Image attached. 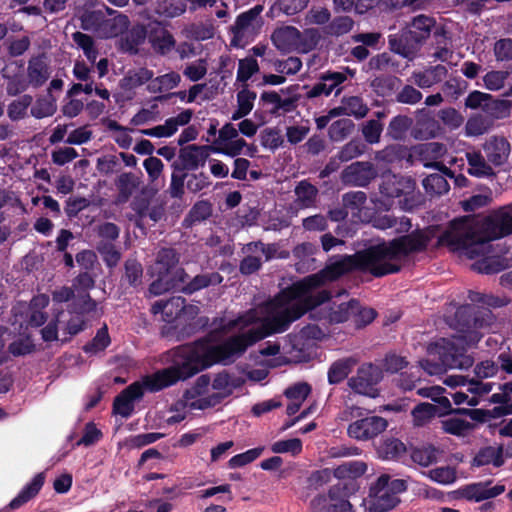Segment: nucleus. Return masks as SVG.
<instances>
[{
    "label": "nucleus",
    "instance_id": "7",
    "mask_svg": "<svg viewBox=\"0 0 512 512\" xmlns=\"http://www.w3.org/2000/svg\"><path fill=\"white\" fill-rule=\"evenodd\" d=\"M350 482H338L332 486L326 494H318L310 502L312 512H349L352 509L350 503Z\"/></svg>",
    "mask_w": 512,
    "mask_h": 512
},
{
    "label": "nucleus",
    "instance_id": "9",
    "mask_svg": "<svg viewBox=\"0 0 512 512\" xmlns=\"http://www.w3.org/2000/svg\"><path fill=\"white\" fill-rule=\"evenodd\" d=\"M492 482H472L464 485L457 490L448 493L452 500L466 499L468 501L481 502L483 500L494 498L505 491L504 485H495L490 487Z\"/></svg>",
    "mask_w": 512,
    "mask_h": 512
},
{
    "label": "nucleus",
    "instance_id": "49",
    "mask_svg": "<svg viewBox=\"0 0 512 512\" xmlns=\"http://www.w3.org/2000/svg\"><path fill=\"white\" fill-rule=\"evenodd\" d=\"M375 311L354 302V328H362L370 324L375 318Z\"/></svg>",
    "mask_w": 512,
    "mask_h": 512
},
{
    "label": "nucleus",
    "instance_id": "4",
    "mask_svg": "<svg viewBox=\"0 0 512 512\" xmlns=\"http://www.w3.org/2000/svg\"><path fill=\"white\" fill-rule=\"evenodd\" d=\"M480 335L470 332L468 336L454 337L453 340L441 339L429 349L430 356H439L440 362L427 359L421 362L429 375L442 374L446 369H467L473 365V358L465 353L463 343L471 345L479 341Z\"/></svg>",
    "mask_w": 512,
    "mask_h": 512
},
{
    "label": "nucleus",
    "instance_id": "45",
    "mask_svg": "<svg viewBox=\"0 0 512 512\" xmlns=\"http://www.w3.org/2000/svg\"><path fill=\"white\" fill-rule=\"evenodd\" d=\"M212 214V206L207 201H199L190 210L188 217L185 219L190 224L208 219Z\"/></svg>",
    "mask_w": 512,
    "mask_h": 512
},
{
    "label": "nucleus",
    "instance_id": "59",
    "mask_svg": "<svg viewBox=\"0 0 512 512\" xmlns=\"http://www.w3.org/2000/svg\"><path fill=\"white\" fill-rule=\"evenodd\" d=\"M3 76L8 80L6 91L7 94L10 96H16L26 91L27 88L30 86L28 80L21 75H16L13 77L6 75Z\"/></svg>",
    "mask_w": 512,
    "mask_h": 512
},
{
    "label": "nucleus",
    "instance_id": "1",
    "mask_svg": "<svg viewBox=\"0 0 512 512\" xmlns=\"http://www.w3.org/2000/svg\"><path fill=\"white\" fill-rule=\"evenodd\" d=\"M325 268L309 275L281 291L273 299L250 309L233 323L246 332L213 345L200 340L193 345L179 347L171 367L158 371L124 389L114 400L113 410L128 417L134 410V401L143 396L144 389L158 391L178 380H185L214 363L228 364L242 355L257 341L288 329L289 325L307 311L325 302Z\"/></svg>",
    "mask_w": 512,
    "mask_h": 512
},
{
    "label": "nucleus",
    "instance_id": "12",
    "mask_svg": "<svg viewBox=\"0 0 512 512\" xmlns=\"http://www.w3.org/2000/svg\"><path fill=\"white\" fill-rule=\"evenodd\" d=\"M381 371L369 364L361 367L358 370L356 381H354V392L358 394L376 397L378 395L375 384L381 379Z\"/></svg>",
    "mask_w": 512,
    "mask_h": 512
},
{
    "label": "nucleus",
    "instance_id": "2",
    "mask_svg": "<svg viewBox=\"0 0 512 512\" xmlns=\"http://www.w3.org/2000/svg\"><path fill=\"white\" fill-rule=\"evenodd\" d=\"M512 233V204L486 217L454 220L439 238V244L470 259L486 261L490 241Z\"/></svg>",
    "mask_w": 512,
    "mask_h": 512
},
{
    "label": "nucleus",
    "instance_id": "60",
    "mask_svg": "<svg viewBox=\"0 0 512 512\" xmlns=\"http://www.w3.org/2000/svg\"><path fill=\"white\" fill-rule=\"evenodd\" d=\"M301 449V440L297 438L278 441L271 446V450L274 453L291 452L292 454H298Z\"/></svg>",
    "mask_w": 512,
    "mask_h": 512
},
{
    "label": "nucleus",
    "instance_id": "39",
    "mask_svg": "<svg viewBox=\"0 0 512 512\" xmlns=\"http://www.w3.org/2000/svg\"><path fill=\"white\" fill-rule=\"evenodd\" d=\"M351 473H352V464L346 463V464L340 465L339 467H337L334 470L326 468V469L315 471L312 474L311 479L312 480H325V479H329L332 476H334L335 478L341 480V479L349 478Z\"/></svg>",
    "mask_w": 512,
    "mask_h": 512
},
{
    "label": "nucleus",
    "instance_id": "56",
    "mask_svg": "<svg viewBox=\"0 0 512 512\" xmlns=\"http://www.w3.org/2000/svg\"><path fill=\"white\" fill-rule=\"evenodd\" d=\"M259 70L257 61L248 57L239 61V67L237 72V80L246 82L254 73Z\"/></svg>",
    "mask_w": 512,
    "mask_h": 512
},
{
    "label": "nucleus",
    "instance_id": "51",
    "mask_svg": "<svg viewBox=\"0 0 512 512\" xmlns=\"http://www.w3.org/2000/svg\"><path fill=\"white\" fill-rule=\"evenodd\" d=\"M414 462L421 466H428L435 461L437 457V450L432 446H424L417 448L411 455Z\"/></svg>",
    "mask_w": 512,
    "mask_h": 512
},
{
    "label": "nucleus",
    "instance_id": "15",
    "mask_svg": "<svg viewBox=\"0 0 512 512\" xmlns=\"http://www.w3.org/2000/svg\"><path fill=\"white\" fill-rule=\"evenodd\" d=\"M143 181L140 176L133 172H123L115 179V186L118 191L117 203H126L136 193Z\"/></svg>",
    "mask_w": 512,
    "mask_h": 512
},
{
    "label": "nucleus",
    "instance_id": "21",
    "mask_svg": "<svg viewBox=\"0 0 512 512\" xmlns=\"http://www.w3.org/2000/svg\"><path fill=\"white\" fill-rule=\"evenodd\" d=\"M222 276L217 273H208L195 276L191 281L185 282L180 285L178 289L182 290L187 294H192L200 289L206 288L210 285H217L222 282Z\"/></svg>",
    "mask_w": 512,
    "mask_h": 512
},
{
    "label": "nucleus",
    "instance_id": "24",
    "mask_svg": "<svg viewBox=\"0 0 512 512\" xmlns=\"http://www.w3.org/2000/svg\"><path fill=\"white\" fill-rule=\"evenodd\" d=\"M295 195V203L298 207H313L318 195V189L307 181H301L295 188Z\"/></svg>",
    "mask_w": 512,
    "mask_h": 512
},
{
    "label": "nucleus",
    "instance_id": "28",
    "mask_svg": "<svg viewBox=\"0 0 512 512\" xmlns=\"http://www.w3.org/2000/svg\"><path fill=\"white\" fill-rule=\"evenodd\" d=\"M468 161V172L476 177H486L493 175L492 167L485 162L484 157L479 152H469L466 154Z\"/></svg>",
    "mask_w": 512,
    "mask_h": 512
},
{
    "label": "nucleus",
    "instance_id": "3",
    "mask_svg": "<svg viewBox=\"0 0 512 512\" xmlns=\"http://www.w3.org/2000/svg\"><path fill=\"white\" fill-rule=\"evenodd\" d=\"M428 242L427 232L418 231L389 243L371 247L354 254V268L368 270L376 276L396 272L402 259L413 251L423 249Z\"/></svg>",
    "mask_w": 512,
    "mask_h": 512
},
{
    "label": "nucleus",
    "instance_id": "26",
    "mask_svg": "<svg viewBox=\"0 0 512 512\" xmlns=\"http://www.w3.org/2000/svg\"><path fill=\"white\" fill-rule=\"evenodd\" d=\"M256 93L247 89V86L240 90L237 94V109L232 115V120H239L248 115L254 106Z\"/></svg>",
    "mask_w": 512,
    "mask_h": 512
},
{
    "label": "nucleus",
    "instance_id": "36",
    "mask_svg": "<svg viewBox=\"0 0 512 512\" xmlns=\"http://www.w3.org/2000/svg\"><path fill=\"white\" fill-rule=\"evenodd\" d=\"M474 462L479 466L487 464L500 466L503 463L501 449L495 446L485 447L476 455Z\"/></svg>",
    "mask_w": 512,
    "mask_h": 512
},
{
    "label": "nucleus",
    "instance_id": "31",
    "mask_svg": "<svg viewBox=\"0 0 512 512\" xmlns=\"http://www.w3.org/2000/svg\"><path fill=\"white\" fill-rule=\"evenodd\" d=\"M72 39L74 43L83 50L86 58L94 63L98 56V51L95 48L94 39L83 32L77 31L72 34Z\"/></svg>",
    "mask_w": 512,
    "mask_h": 512
},
{
    "label": "nucleus",
    "instance_id": "13",
    "mask_svg": "<svg viewBox=\"0 0 512 512\" xmlns=\"http://www.w3.org/2000/svg\"><path fill=\"white\" fill-rule=\"evenodd\" d=\"M387 428V421L378 416H367L354 423V437L367 440L382 433Z\"/></svg>",
    "mask_w": 512,
    "mask_h": 512
},
{
    "label": "nucleus",
    "instance_id": "58",
    "mask_svg": "<svg viewBox=\"0 0 512 512\" xmlns=\"http://www.w3.org/2000/svg\"><path fill=\"white\" fill-rule=\"evenodd\" d=\"M352 27V20L348 17H337L327 27L326 32L330 35L340 36L348 33Z\"/></svg>",
    "mask_w": 512,
    "mask_h": 512
},
{
    "label": "nucleus",
    "instance_id": "29",
    "mask_svg": "<svg viewBox=\"0 0 512 512\" xmlns=\"http://www.w3.org/2000/svg\"><path fill=\"white\" fill-rule=\"evenodd\" d=\"M43 483L44 482H29L23 487L18 495L10 501L8 508L10 510H15L25 505L37 496L43 486Z\"/></svg>",
    "mask_w": 512,
    "mask_h": 512
},
{
    "label": "nucleus",
    "instance_id": "47",
    "mask_svg": "<svg viewBox=\"0 0 512 512\" xmlns=\"http://www.w3.org/2000/svg\"><path fill=\"white\" fill-rule=\"evenodd\" d=\"M352 129V120L343 118L335 121L329 128V135L333 141H341L346 138Z\"/></svg>",
    "mask_w": 512,
    "mask_h": 512
},
{
    "label": "nucleus",
    "instance_id": "38",
    "mask_svg": "<svg viewBox=\"0 0 512 512\" xmlns=\"http://www.w3.org/2000/svg\"><path fill=\"white\" fill-rule=\"evenodd\" d=\"M423 186L431 195H441L448 191L449 185L441 174H431L423 180Z\"/></svg>",
    "mask_w": 512,
    "mask_h": 512
},
{
    "label": "nucleus",
    "instance_id": "20",
    "mask_svg": "<svg viewBox=\"0 0 512 512\" xmlns=\"http://www.w3.org/2000/svg\"><path fill=\"white\" fill-rule=\"evenodd\" d=\"M434 23V20L428 16H416L408 26V34L412 40L420 43L430 35Z\"/></svg>",
    "mask_w": 512,
    "mask_h": 512
},
{
    "label": "nucleus",
    "instance_id": "64",
    "mask_svg": "<svg viewBox=\"0 0 512 512\" xmlns=\"http://www.w3.org/2000/svg\"><path fill=\"white\" fill-rule=\"evenodd\" d=\"M494 54L498 61L512 59V39H500L494 45Z\"/></svg>",
    "mask_w": 512,
    "mask_h": 512
},
{
    "label": "nucleus",
    "instance_id": "23",
    "mask_svg": "<svg viewBox=\"0 0 512 512\" xmlns=\"http://www.w3.org/2000/svg\"><path fill=\"white\" fill-rule=\"evenodd\" d=\"M153 77V72L147 68H140L129 71L120 81V88L125 91H132L135 88L147 83Z\"/></svg>",
    "mask_w": 512,
    "mask_h": 512
},
{
    "label": "nucleus",
    "instance_id": "41",
    "mask_svg": "<svg viewBox=\"0 0 512 512\" xmlns=\"http://www.w3.org/2000/svg\"><path fill=\"white\" fill-rule=\"evenodd\" d=\"M233 387L234 386L231 383L229 375L226 373H219L215 376L212 382V388L216 391L212 395L217 396V398H219V402H221L224 398L232 394Z\"/></svg>",
    "mask_w": 512,
    "mask_h": 512
},
{
    "label": "nucleus",
    "instance_id": "63",
    "mask_svg": "<svg viewBox=\"0 0 512 512\" xmlns=\"http://www.w3.org/2000/svg\"><path fill=\"white\" fill-rule=\"evenodd\" d=\"M100 241L113 242L119 237L120 230L117 225L111 222L100 224L96 227Z\"/></svg>",
    "mask_w": 512,
    "mask_h": 512
},
{
    "label": "nucleus",
    "instance_id": "52",
    "mask_svg": "<svg viewBox=\"0 0 512 512\" xmlns=\"http://www.w3.org/2000/svg\"><path fill=\"white\" fill-rule=\"evenodd\" d=\"M302 67V62L298 57H289L286 60L274 62L275 71L279 74L294 75Z\"/></svg>",
    "mask_w": 512,
    "mask_h": 512
},
{
    "label": "nucleus",
    "instance_id": "16",
    "mask_svg": "<svg viewBox=\"0 0 512 512\" xmlns=\"http://www.w3.org/2000/svg\"><path fill=\"white\" fill-rule=\"evenodd\" d=\"M262 11V6L257 5L247 12L242 13L238 16L235 24L231 27V31L234 35L232 44L238 45L242 38L253 31L254 22Z\"/></svg>",
    "mask_w": 512,
    "mask_h": 512
},
{
    "label": "nucleus",
    "instance_id": "18",
    "mask_svg": "<svg viewBox=\"0 0 512 512\" xmlns=\"http://www.w3.org/2000/svg\"><path fill=\"white\" fill-rule=\"evenodd\" d=\"M185 300L181 297H173L167 301H157L152 307L151 311L153 314H162V319L166 322H172L176 319L184 310Z\"/></svg>",
    "mask_w": 512,
    "mask_h": 512
},
{
    "label": "nucleus",
    "instance_id": "25",
    "mask_svg": "<svg viewBox=\"0 0 512 512\" xmlns=\"http://www.w3.org/2000/svg\"><path fill=\"white\" fill-rule=\"evenodd\" d=\"M444 388L440 386L425 387L418 390V394L431 398L437 402L436 408L439 409V416L446 415L452 411L450 400L447 397L442 396Z\"/></svg>",
    "mask_w": 512,
    "mask_h": 512
},
{
    "label": "nucleus",
    "instance_id": "44",
    "mask_svg": "<svg viewBox=\"0 0 512 512\" xmlns=\"http://www.w3.org/2000/svg\"><path fill=\"white\" fill-rule=\"evenodd\" d=\"M98 252L102 255L106 264L114 267L121 259V253L115 248L114 244L107 241H99L96 246Z\"/></svg>",
    "mask_w": 512,
    "mask_h": 512
},
{
    "label": "nucleus",
    "instance_id": "48",
    "mask_svg": "<svg viewBox=\"0 0 512 512\" xmlns=\"http://www.w3.org/2000/svg\"><path fill=\"white\" fill-rule=\"evenodd\" d=\"M508 76L506 71H490L483 77L484 86L490 91H498L504 87Z\"/></svg>",
    "mask_w": 512,
    "mask_h": 512
},
{
    "label": "nucleus",
    "instance_id": "35",
    "mask_svg": "<svg viewBox=\"0 0 512 512\" xmlns=\"http://www.w3.org/2000/svg\"><path fill=\"white\" fill-rule=\"evenodd\" d=\"M445 74V68L443 66H437L432 70H427L422 73H414L413 81L421 88H427L432 86L441 80V77Z\"/></svg>",
    "mask_w": 512,
    "mask_h": 512
},
{
    "label": "nucleus",
    "instance_id": "37",
    "mask_svg": "<svg viewBox=\"0 0 512 512\" xmlns=\"http://www.w3.org/2000/svg\"><path fill=\"white\" fill-rule=\"evenodd\" d=\"M436 415L439 416V409L430 403H421L412 411L413 421L417 426L426 424Z\"/></svg>",
    "mask_w": 512,
    "mask_h": 512
},
{
    "label": "nucleus",
    "instance_id": "57",
    "mask_svg": "<svg viewBox=\"0 0 512 512\" xmlns=\"http://www.w3.org/2000/svg\"><path fill=\"white\" fill-rule=\"evenodd\" d=\"M143 166L148 174L149 180L151 183L158 180V178L162 175L164 164L163 162L154 156H150L144 160Z\"/></svg>",
    "mask_w": 512,
    "mask_h": 512
},
{
    "label": "nucleus",
    "instance_id": "32",
    "mask_svg": "<svg viewBox=\"0 0 512 512\" xmlns=\"http://www.w3.org/2000/svg\"><path fill=\"white\" fill-rule=\"evenodd\" d=\"M472 392L471 395L464 392H456L452 395L454 403L456 405L468 404L470 406H476L479 401L475 393H488L491 390L490 384H475L473 387L468 389Z\"/></svg>",
    "mask_w": 512,
    "mask_h": 512
},
{
    "label": "nucleus",
    "instance_id": "6",
    "mask_svg": "<svg viewBox=\"0 0 512 512\" xmlns=\"http://www.w3.org/2000/svg\"><path fill=\"white\" fill-rule=\"evenodd\" d=\"M78 18L84 31L92 32L101 39L116 37L124 33L129 26L127 16L119 14L108 18L102 10L85 9Z\"/></svg>",
    "mask_w": 512,
    "mask_h": 512
},
{
    "label": "nucleus",
    "instance_id": "19",
    "mask_svg": "<svg viewBox=\"0 0 512 512\" xmlns=\"http://www.w3.org/2000/svg\"><path fill=\"white\" fill-rule=\"evenodd\" d=\"M27 77L30 86L41 87L50 77L49 66L41 57L31 58L28 62Z\"/></svg>",
    "mask_w": 512,
    "mask_h": 512
},
{
    "label": "nucleus",
    "instance_id": "43",
    "mask_svg": "<svg viewBox=\"0 0 512 512\" xmlns=\"http://www.w3.org/2000/svg\"><path fill=\"white\" fill-rule=\"evenodd\" d=\"M490 128L489 122L482 115L471 116L465 125L466 136H479L486 133Z\"/></svg>",
    "mask_w": 512,
    "mask_h": 512
},
{
    "label": "nucleus",
    "instance_id": "53",
    "mask_svg": "<svg viewBox=\"0 0 512 512\" xmlns=\"http://www.w3.org/2000/svg\"><path fill=\"white\" fill-rule=\"evenodd\" d=\"M187 177L188 174L184 171L174 169L169 187V194L172 198H182L184 195V181Z\"/></svg>",
    "mask_w": 512,
    "mask_h": 512
},
{
    "label": "nucleus",
    "instance_id": "40",
    "mask_svg": "<svg viewBox=\"0 0 512 512\" xmlns=\"http://www.w3.org/2000/svg\"><path fill=\"white\" fill-rule=\"evenodd\" d=\"M351 360L341 359L333 363L328 372V380L330 384H336L345 379L351 371Z\"/></svg>",
    "mask_w": 512,
    "mask_h": 512
},
{
    "label": "nucleus",
    "instance_id": "33",
    "mask_svg": "<svg viewBox=\"0 0 512 512\" xmlns=\"http://www.w3.org/2000/svg\"><path fill=\"white\" fill-rule=\"evenodd\" d=\"M33 98L31 95L25 94L20 98L12 101L8 105L7 114L12 121H18L26 117L27 109L31 106Z\"/></svg>",
    "mask_w": 512,
    "mask_h": 512
},
{
    "label": "nucleus",
    "instance_id": "34",
    "mask_svg": "<svg viewBox=\"0 0 512 512\" xmlns=\"http://www.w3.org/2000/svg\"><path fill=\"white\" fill-rule=\"evenodd\" d=\"M491 401L502 404L497 414H512V381L502 385L501 391L491 396Z\"/></svg>",
    "mask_w": 512,
    "mask_h": 512
},
{
    "label": "nucleus",
    "instance_id": "61",
    "mask_svg": "<svg viewBox=\"0 0 512 512\" xmlns=\"http://www.w3.org/2000/svg\"><path fill=\"white\" fill-rule=\"evenodd\" d=\"M440 119L451 129L459 128L463 122V116L454 108H446L440 111Z\"/></svg>",
    "mask_w": 512,
    "mask_h": 512
},
{
    "label": "nucleus",
    "instance_id": "54",
    "mask_svg": "<svg viewBox=\"0 0 512 512\" xmlns=\"http://www.w3.org/2000/svg\"><path fill=\"white\" fill-rule=\"evenodd\" d=\"M110 343V337L106 326L98 330L93 340L84 346L86 352H98L104 350Z\"/></svg>",
    "mask_w": 512,
    "mask_h": 512
},
{
    "label": "nucleus",
    "instance_id": "55",
    "mask_svg": "<svg viewBox=\"0 0 512 512\" xmlns=\"http://www.w3.org/2000/svg\"><path fill=\"white\" fill-rule=\"evenodd\" d=\"M245 146H247L246 141L243 138L238 137L220 146L213 147L212 150L231 157H235L241 153Z\"/></svg>",
    "mask_w": 512,
    "mask_h": 512
},
{
    "label": "nucleus",
    "instance_id": "8",
    "mask_svg": "<svg viewBox=\"0 0 512 512\" xmlns=\"http://www.w3.org/2000/svg\"><path fill=\"white\" fill-rule=\"evenodd\" d=\"M406 482H374L369 490V511L370 512H387L393 509L399 499L397 492L406 490Z\"/></svg>",
    "mask_w": 512,
    "mask_h": 512
},
{
    "label": "nucleus",
    "instance_id": "46",
    "mask_svg": "<svg viewBox=\"0 0 512 512\" xmlns=\"http://www.w3.org/2000/svg\"><path fill=\"white\" fill-rule=\"evenodd\" d=\"M405 451L404 444L398 439H388L384 441L378 448L381 457L392 459L401 455Z\"/></svg>",
    "mask_w": 512,
    "mask_h": 512
},
{
    "label": "nucleus",
    "instance_id": "11",
    "mask_svg": "<svg viewBox=\"0 0 512 512\" xmlns=\"http://www.w3.org/2000/svg\"><path fill=\"white\" fill-rule=\"evenodd\" d=\"M213 147L209 146H196L189 145L180 150L179 158L181 160V164L176 162L173 163L172 167L175 170H195L199 166H203L208 157V149H212Z\"/></svg>",
    "mask_w": 512,
    "mask_h": 512
},
{
    "label": "nucleus",
    "instance_id": "22",
    "mask_svg": "<svg viewBox=\"0 0 512 512\" xmlns=\"http://www.w3.org/2000/svg\"><path fill=\"white\" fill-rule=\"evenodd\" d=\"M414 188V183L409 178H398L396 176L387 177L382 187V192L388 197H399L407 194Z\"/></svg>",
    "mask_w": 512,
    "mask_h": 512
},
{
    "label": "nucleus",
    "instance_id": "14",
    "mask_svg": "<svg viewBox=\"0 0 512 512\" xmlns=\"http://www.w3.org/2000/svg\"><path fill=\"white\" fill-rule=\"evenodd\" d=\"M149 39L153 48L161 53L166 54L172 50L175 40L172 34L167 31L160 22L154 21L148 23Z\"/></svg>",
    "mask_w": 512,
    "mask_h": 512
},
{
    "label": "nucleus",
    "instance_id": "27",
    "mask_svg": "<svg viewBox=\"0 0 512 512\" xmlns=\"http://www.w3.org/2000/svg\"><path fill=\"white\" fill-rule=\"evenodd\" d=\"M180 75L176 72H170L165 75L151 79L147 89L151 93H161L175 88L180 82Z\"/></svg>",
    "mask_w": 512,
    "mask_h": 512
},
{
    "label": "nucleus",
    "instance_id": "50",
    "mask_svg": "<svg viewBox=\"0 0 512 512\" xmlns=\"http://www.w3.org/2000/svg\"><path fill=\"white\" fill-rule=\"evenodd\" d=\"M374 170L369 163L354 164V185L365 186L374 178Z\"/></svg>",
    "mask_w": 512,
    "mask_h": 512
},
{
    "label": "nucleus",
    "instance_id": "5",
    "mask_svg": "<svg viewBox=\"0 0 512 512\" xmlns=\"http://www.w3.org/2000/svg\"><path fill=\"white\" fill-rule=\"evenodd\" d=\"M179 260V253L173 248H162L158 251L155 262L158 277L149 286L151 294H163L186 282L188 274L183 268H177Z\"/></svg>",
    "mask_w": 512,
    "mask_h": 512
},
{
    "label": "nucleus",
    "instance_id": "62",
    "mask_svg": "<svg viewBox=\"0 0 512 512\" xmlns=\"http://www.w3.org/2000/svg\"><path fill=\"white\" fill-rule=\"evenodd\" d=\"M441 423L443 430L453 435H463L470 427L468 422L459 418H449Z\"/></svg>",
    "mask_w": 512,
    "mask_h": 512
},
{
    "label": "nucleus",
    "instance_id": "10",
    "mask_svg": "<svg viewBox=\"0 0 512 512\" xmlns=\"http://www.w3.org/2000/svg\"><path fill=\"white\" fill-rule=\"evenodd\" d=\"M49 303L48 296L42 294L34 297L29 304H19L14 308L15 316L18 315L22 318L21 325L39 327L47 320V316L41 311Z\"/></svg>",
    "mask_w": 512,
    "mask_h": 512
},
{
    "label": "nucleus",
    "instance_id": "30",
    "mask_svg": "<svg viewBox=\"0 0 512 512\" xmlns=\"http://www.w3.org/2000/svg\"><path fill=\"white\" fill-rule=\"evenodd\" d=\"M57 110L55 99L52 95L39 97L32 106L30 113L36 119L52 116Z\"/></svg>",
    "mask_w": 512,
    "mask_h": 512
},
{
    "label": "nucleus",
    "instance_id": "17",
    "mask_svg": "<svg viewBox=\"0 0 512 512\" xmlns=\"http://www.w3.org/2000/svg\"><path fill=\"white\" fill-rule=\"evenodd\" d=\"M484 152L490 163L499 166L508 158L510 144L504 138L494 137L485 143Z\"/></svg>",
    "mask_w": 512,
    "mask_h": 512
},
{
    "label": "nucleus",
    "instance_id": "42",
    "mask_svg": "<svg viewBox=\"0 0 512 512\" xmlns=\"http://www.w3.org/2000/svg\"><path fill=\"white\" fill-rule=\"evenodd\" d=\"M492 96L490 94L473 91L465 99V107L469 109H482L485 112H490V103Z\"/></svg>",
    "mask_w": 512,
    "mask_h": 512
}]
</instances>
